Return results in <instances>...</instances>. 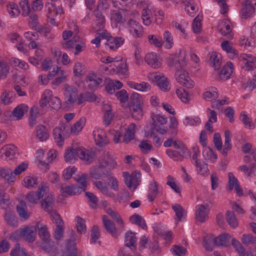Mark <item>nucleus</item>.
<instances>
[{"instance_id": "nucleus-1", "label": "nucleus", "mask_w": 256, "mask_h": 256, "mask_svg": "<svg viewBox=\"0 0 256 256\" xmlns=\"http://www.w3.org/2000/svg\"><path fill=\"white\" fill-rule=\"evenodd\" d=\"M78 157L88 164H90L94 160L95 152L82 148H78L75 149L68 150L65 152L64 158L66 162H74Z\"/></svg>"}, {"instance_id": "nucleus-2", "label": "nucleus", "mask_w": 256, "mask_h": 256, "mask_svg": "<svg viewBox=\"0 0 256 256\" xmlns=\"http://www.w3.org/2000/svg\"><path fill=\"white\" fill-rule=\"evenodd\" d=\"M34 230H38V236L44 242L41 246L42 248L46 252H50L52 249L54 242L50 238V235L46 226L38 222L34 226Z\"/></svg>"}, {"instance_id": "nucleus-3", "label": "nucleus", "mask_w": 256, "mask_h": 256, "mask_svg": "<svg viewBox=\"0 0 256 256\" xmlns=\"http://www.w3.org/2000/svg\"><path fill=\"white\" fill-rule=\"evenodd\" d=\"M46 8L48 10L47 18L50 22L55 26H58V23L54 20V17L58 14L63 13L62 8L59 6L58 0H48L46 4Z\"/></svg>"}, {"instance_id": "nucleus-4", "label": "nucleus", "mask_w": 256, "mask_h": 256, "mask_svg": "<svg viewBox=\"0 0 256 256\" xmlns=\"http://www.w3.org/2000/svg\"><path fill=\"white\" fill-rule=\"evenodd\" d=\"M186 53L180 50L178 52L172 54L168 59V64L170 66L184 68L186 65Z\"/></svg>"}, {"instance_id": "nucleus-5", "label": "nucleus", "mask_w": 256, "mask_h": 256, "mask_svg": "<svg viewBox=\"0 0 256 256\" xmlns=\"http://www.w3.org/2000/svg\"><path fill=\"white\" fill-rule=\"evenodd\" d=\"M64 90L66 104L68 106L74 105V104H78L79 95L78 94L76 88L65 84Z\"/></svg>"}, {"instance_id": "nucleus-6", "label": "nucleus", "mask_w": 256, "mask_h": 256, "mask_svg": "<svg viewBox=\"0 0 256 256\" xmlns=\"http://www.w3.org/2000/svg\"><path fill=\"white\" fill-rule=\"evenodd\" d=\"M98 164L106 168L110 173H112V170L117 166V163L113 157L109 152H104L98 158Z\"/></svg>"}, {"instance_id": "nucleus-7", "label": "nucleus", "mask_w": 256, "mask_h": 256, "mask_svg": "<svg viewBox=\"0 0 256 256\" xmlns=\"http://www.w3.org/2000/svg\"><path fill=\"white\" fill-rule=\"evenodd\" d=\"M152 126L151 130H156L161 134L166 132L167 129L164 125L167 122V118L161 114H155L152 116Z\"/></svg>"}, {"instance_id": "nucleus-8", "label": "nucleus", "mask_w": 256, "mask_h": 256, "mask_svg": "<svg viewBox=\"0 0 256 256\" xmlns=\"http://www.w3.org/2000/svg\"><path fill=\"white\" fill-rule=\"evenodd\" d=\"M52 220L56 224V228L54 230L53 236L54 239L58 241L64 238V224L58 214L52 215Z\"/></svg>"}, {"instance_id": "nucleus-9", "label": "nucleus", "mask_w": 256, "mask_h": 256, "mask_svg": "<svg viewBox=\"0 0 256 256\" xmlns=\"http://www.w3.org/2000/svg\"><path fill=\"white\" fill-rule=\"evenodd\" d=\"M123 176L124 182L128 188L135 189L140 182L141 175L139 172H135L130 175L128 172H124Z\"/></svg>"}, {"instance_id": "nucleus-10", "label": "nucleus", "mask_w": 256, "mask_h": 256, "mask_svg": "<svg viewBox=\"0 0 256 256\" xmlns=\"http://www.w3.org/2000/svg\"><path fill=\"white\" fill-rule=\"evenodd\" d=\"M175 76L177 82L183 86L188 88L194 86V82L189 77L188 73L186 70H178L176 72Z\"/></svg>"}, {"instance_id": "nucleus-11", "label": "nucleus", "mask_w": 256, "mask_h": 256, "mask_svg": "<svg viewBox=\"0 0 256 256\" xmlns=\"http://www.w3.org/2000/svg\"><path fill=\"white\" fill-rule=\"evenodd\" d=\"M17 152V148L14 145H6L0 150V157L4 160H10L15 157Z\"/></svg>"}, {"instance_id": "nucleus-12", "label": "nucleus", "mask_w": 256, "mask_h": 256, "mask_svg": "<svg viewBox=\"0 0 256 256\" xmlns=\"http://www.w3.org/2000/svg\"><path fill=\"white\" fill-rule=\"evenodd\" d=\"M48 190V187L46 185L42 184L36 193L34 192H30L27 194L26 199L29 202L36 204L44 196Z\"/></svg>"}, {"instance_id": "nucleus-13", "label": "nucleus", "mask_w": 256, "mask_h": 256, "mask_svg": "<svg viewBox=\"0 0 256 256\" xmlns=\"http://www.w3.org/2000/svg\"><path fill=\"white\" fill-rule=\"evenodd\" d=\"M42 208L44 210L50 214V217L52 219V215L58 214L56 212L53 210V207L54 204V198L52 194H48L44 199L40 202Z\"/></svg>"}, {"instance_id": "nucleus-14", "label": "nucleus", "mask_w": 256, "mask_h": 256, "mask_svg": "<svg viewBox=\"0 0 256 256\" xmlns=\"http://www.w3.org/2000/svg\"><path fill=\"white\" fill-rule=\"evenodd\" d=\"M90 175L95 180H99L103 178H109L112 173H110L106 168H104L99 164L98 166L91 168Z\"/></svg>"}, {"instance_id": "nucleus-15", "label": "nucleus", "mask_w": 256, "mask_h": 256, "mask_svg": "<svg viewBox=\"0 0 256 256\" xmlns=\"http://www.w3.org/2000/svg\"><path fill=\"white\" fill-rule=\"evenodd\" d=\"M209 213L208 204L198 205L196 208V219L197 221L204 222L208 218Z\"/></svg>"}, {"instance_id": "nucleus-16", "label": "nucleus", "mask_w": 256, "mask_h": 256, "mask_svg": "<svg viewBox=\"0 0 256 256\" xmlns=\"http://www.w3.org/2000/svg\"><path fill=\"white\" fill-rule=\"evenodd\" d=\"M128 26L130 32L136 38H140L143 34V28L136 20L130 19L128 22Z\"/></svg>"}, {"instance_id": "nucleus-17", "label": "nucleus", "mask_w": 256, "mask_h": 256, "mask_svg": "<svg viewBox=\"0 0 256 256\" xmlns=\"http://www.w3.org/2000/svg\"><path fill=\"white\" fill-rule=\"evenodd\" d=\"M136 233L131 231H128L125 234L124 245L128 250H130L134 252L136 250V242L137 238L136 237Z\"/></svg>"}, {"instance_id": "nucleus-18", "label": "nucleus", "mask_w": 256, "mask_h": 256, "mask_svg": "<svg viewBox=\"0 0 256 256\" xmlns=\"http://www.w3.org/2000/svg\"><path fill=\"white\" fill-rule=\"evenodd\" d=\"M92 134L94 142L98 146L102 147L108 143L106 132L102 129L94 130Z\"/></svg>"}, {"instance_id": "nucleus-19", "label": "nucleus", "mask_w": 256, "mask_h": 256, "mask_svg": "<svg viewBox=\"0 0 256 256\" xmlns=\"http://www.w3.org/2000/svg\"><path fill=\"white\" fill-rule=\"evenodd\" d=\"M67 127L64 125L56 127L54 129L53 135L56 142L59 146L64 144V138L63 137L64 131L66 130Z\"/></svg>"}, {"instance_id": "nucleus-20", "label": "nucleus", "mask_w": 256, "mask_h": 256, "mask_svg": "<svg viewBox=\"0 0 256 256\" xmlns=\"http://www.w3.org/2000/svg\"><path fill=\"white\" fill-rule=\"evenodd\" d=\"M129 12L125 9H120V11L112 10L110 13V18L112 20L116 23L122 24L126 21V19L123 17L128 15Z\"/></svg>"}, {"instance_id": "nucleus-21", "label": "nucleus", "mask_w": 256, "mask_h": 256, "mask_svg": "<svg viewBox=\"0 0 256 256\" xmlns=\"http://www.w3.org/2000/svg\"><path fill=\"white\" fill-rule=\"evenodd\" d=\"M172 208L175 212L176 221V223L183 221L186 216V211L180 204H176L172 206Z\"/></svg>"}, {"instance_id": "nucleus-22", "label": "nucleus", "mask_w": 256, "mask_h": 256, "mask_svg": "<svg viewBox=\"0 0 256 256\" xmlns=\"http://www.w3.org/2000/svg\"><path fill=\"white\" fill-rule=\"evenodd\" d=\"M125 40L122 37H111L108 39L106 45L110 50H114L122 46Z\"/></svg>"}, {"instance_id": "nucleus-23", "label": "nucleus", "mask_w": 256, "mask_h": 256, "mask_svg": "<svg viewBox=\"0 0 256 256\" xmlns=\"http://www.w3.org/2000/svg\"><path fill=\"white\" fill-rule=\"evenodd\" d=\"M102 222L107 232L116 238L118 236L117 230L114 224L110 220L107 218V216L104 215L102 217Z\"/></svg>"}, {"instance_id": "nucleus-24", "label": "nucleus", "mask_w": 256, "mask_h": 256, "mask_svg": "<svg viewBox=\"0 0 256 256\" xmlns=\"http://www.w3.org/2000/svg\"><path fill=\"white\" fill-rule=\"evenodd\" d=\"M146 62L150 66L156 68L160 66L161 64L157 54L154 52L148 54L144 58Z\"/></svg>"}, {"instance_id": "nucleus-25", "label": "nucleus", "mask_w": 256, "mask_h": 256, "mask_svg": "<svg viewBox=\"0 0 256 256\" xmlns=\"http://www.w3.org/2000/svg\"><path fill=\"white\" fill-rule=\"evenodd\" d=\"M102 81V78L94 74H90L88 76L86 80L88 88L92 90L96 89Z\"/></svg>"}, {"instance_id": "nucleus-26", "label": "nucleus", "mask_w": 256, "mask_h": 256, "mask_svg": "<svg viewBox=\"0 0 256 256\" xmlns=\"http://www.w3.org/2000/svg\"><path fill=\"white\" fill-rule=\"evenodd\" d=\"M232 236L228 233L219 235L218 237L212 239L213 242L216 246H228Z\"/></svg>"}, {"instance_id": "nucleus-27", "label": "nucleus", "mask_w": 256, "mask_h": 256, "mask_svg": "<svg viewBox=\"0 0 256 256\" xmlns=\"http://www.w3.org/2000/svg\"><path fill=\"white\" fill-rule=\"evenodd\" d=\"M254 7L249 0H246L241 10L242 18L246 19L250 17L254 13Z\"/></svg>"}, {"instance_id": "nucleus-28", "label": "nucleus", "mask_w": 256, "mask_h": 256, "mask_svg": "<svg viewBox=\"0 0 256 256\" xmlns=\"http://www.w3.org/2000/svg\"><path fill=\"white\" fill-rule=\"evenodd\" d=\"M104 112V122L106 126H108L113 120L114 114H113L110 106L109 104H104L102 107Z\"/></svg>"}, {"instance_id": "nucleus-29", "label": "nucleus", "mask_w": 256, "mask_h": 256, "mask_svg": "<svg viewBox=\"0 0 256 256\" xmlns=\"http://www.w3.org/2000/svg\"><path fill=\"white\" fill-rule=\"evenodd\" d=\"M5 178L8 183H12L16 180V176L13 174L12 169L8 168H0V178Z\"/></svg>"}, {"instance_id": "nucleus-30", "label": "nucleus", "mask_w": 256, "mask_h": 256, "mask_svg": "<svg viewBox=\"0 0 256 256\" xmlns=\"http://www.w3.org/2000/svg\"><path fill=\"white\" fill-rule=\"evenodd\" d=\"M52 96V92L50 90H46L42 95L39 104L40 107V111L44 112V108L47 106L48 104L50 102V98Z\"/></svg>"}, {"instance_id": "nucleus-31", "label": "nucleus", "mask_w": 256, "mask_h": 256, "mask_svg": "<svg viewBox=\"0 0 256 256\" xmlns=\"http://www.w3.org/2000/svg\"><path fill=\"white\" fill-rule=\"evenodd\" d=\"M233 64L232 62H228L224 65L219 72V76L222 80H226L230 78L232 72Z\"/></svg>"}, {"instance_id": "nucleus-32", "label": "nucleus", "mask_w": 256, "mask_h": 256, "mask_svg": "<svg viewBox=\"0 0 256 256\" xmlns=\"http://www.w3.org/2000/svg\"><path fill=\"white\" fill-rule=\"evenodd\" d=\"M16 94L12 90H4L0 96V100L2 104H8L12 102L14 99Z\"/></svg>"}, {"instance_id": "nucleus-33", "label": "nucleus", "mask_w": 256, "mask_h": 256, "mask_svg": "<svg viewBox=\"0 0 256 256\" xmlns=\"http://www.w3.org/2000/svg\"><path fill=\"white\" fill-rule=\"evenodd\" d=\"M158 184L155 180L150 182L148 191V198L150 202H152L158 194Z\"/></svg>"}, {"instance_id": "nucleus-34", "label": "nucleus", "mask_w": 256, "mask_h": 256, "mask_svg": "<svg viewBox=\"0 0 256 256\" xmlns=\"http://www.w3.org/2000/svg\"><path fill=\"white\" fill-rule=\"evenodd\" d=\"M135 128L134 124H130L126 129V132L124 136L122 142L126 144L128 143L130 140L134 138L135 136Z\"/></svg>"}, {"instance_id": "nucleus-35", "label": "nucleus", "mask_w": 256, "mask_h": 256, "mask_svg": "<svg viewBox=\"0 0 256 256\" xmlns=\"http://www.w3.org/2000/svg\"><path fill=\"white\" fill-rule=\"evenodd\" d=\"M222 49L226 51L230 58H233L238 55V52L234 48L232 44L228 40L224 41L221 44Z\"/></svg>"}, {"instance_id": "nucleus-36", "label": "nucleus", "mask_w": 256, "mask_h": 256, "mask_svg": "<svg viewBox=\"0 0 256 256\" xmlns=\"http://www.w3.org/2000/svg\"><path fill=\"white\" fill-rule=\"evenodd\" d=\"M193 164L195 166L198 174L204 176L208 175L209 170L208 168V164L204 162L199 160L196 162H193Z\"/></svg>"}, {"instance_id": "nucleus-37", "label": "nucleus", "mask_w": 256, "mask_h": 256, "mask_svg": "<svg viewBox=\"0 0 256 256\" xmlns=\"http://www.w3.org/2000/svg\"><path fill=\"white\" fill-rule=\"evenodd\" d=\"M36 133L37 138L41 142L46 140L49 137L46 128L42 125L36 126Z\"/></svg>"}, {"instance_id": "nucleus-38", "label": "nucleus", "mask_w": 256, "mask_h": 256, "mask_svg": "<svg viewBox=\"0 0 256 256\" xmlns=\"http://www.w3.org/2000/svg\"><path fill=\"white\" fill-rule=\"evenodd\" d=\"M128 84L130 88L142 92H147L150 89V86L146 82L136 83L134 82L129 81L128 82Z\"/></svg>"}, {"instance_id": "nucleus-39", "label": "nucleus", "mask_w": 256, "mask_h": 256, "mask_svg": "<svg viewBox=\"0 0 256 256\" xmlns=\"http://www.w3.org/2000/svg\"><path fill=\"white\" fill-rule=\"evenodd\" d=\"M45 112H40V108L37 106H33L31 108L30 117L29 119V124L30 126L33 127L36 124V120L39 114H42Z\"/></svg>"}, {"instance_id": "nucleus-40", "label": "nucleus", "mask_w": 256, "mask_h": 256, "mask_svg": "<svg viewBox=\"0 0 256 256\" xmlns=\"http://www.w3.org/2000/svg\"><path fill=\"white\" fill-rule=\"evenodd\" d=\"M22 229L24 230V232H22V238L28 242H33L35 240L34 228L26 227Z\"/></svg>"}, {"instance_id": "nucleus-41", "label": "nucleus", "mask_w": 256, "mask_h": 256, "mask_svg": "<svg viewBox=\"0 0 256 256\" xmlns=\"http://www.w3.org/2000/svg\"><path fill=\"white\" fill-rule=\"evenodd\" d=\"M130 221L132 224H136L144 230H146L147 228V226L142 216L138 214H134L130 216Z\"/></svg>"}, {"instance_id": "nucleus-42", "label": "nucleus", "mask_w": 256, "mask_h": 256, "mask_svg": "<svg viewBox=\"0 0 256 256\" xmlns=\"http://www.w3.org/2000/svg\"><path fill=\"white\" fill-rule=\"evenodd\" d=\"M60 190L62 195L64 197H66L67 195L72 196L80 193V192L76 186H74L73 185L67 186L65 188L62 186Z\"/></svg>"}, {"instance_id": "nucleus-43", "label": "nucleus", "mask_w": 256, "mask_h": 256, "mask_svg": "<svg viewBox=\"0 0 256 256\" xmlns=\"http://www.w3.org/2000/svg\"><path fill=\"white\" fill-rule=\"evenodd\" d=\"M218 96L217 88H211L205 92L203 94L204 98L209 102L216 100Z\"/></svg>"}, {"instance_id": "nucleus-44", "label": "nucleus", "mask_w": 256, "mask_h": 256, "mask_svg": "<svg viewBox=\"0 0 256 256\" xmlns=\"http://www.w3.org/2000/svg\"><path fill=\"white\" fill-rule=\"evenodd\" d=\"M28 110V106L26 105L21 104L15 108L12 113L17 120H20L24 116V113L27 112Z\"/></svg>"}, {"instance_id": "nucleus-45", "label": "nucleus", "mask_w": 256, "mask_h": 256, "mask_svg": "<svg viewBox=\"0 0 256 256\" xmlns=\"http://www.w3.org/2000/svg\"><path fill=\"white\" fill-rule=\"evenodd\" d=\"M96 96L92 92H86L85 93H81L79 94V98L78 100V105H80L84 101L93 102L96 100Z\"/></svg>"}, {"instance_id": "nucleus-46", "label": "nucleus", "mask_w": 256, "mask_h": 256, "mask_svg": "<svg viewBox=\"0 0 256 256\" xmlns=\"http://www.w3.org/2000/svg\"><path fill=\"white\" fill-rule=\"evenodd\" d=\"M94 185L103 194L108 196L114 198L115 197V194L114 192L108 190V187L105 184L102 183L100 181H98L94 182Z\"/></svg>"}, {"instance_id": "nucleus-47", "label": "nucleus", "mask_w": 256, "mask_h": 256, "mask_svg": "<svg viewBox=\"0 0 256 256\" xmlns=\"http://www.w3.org/2000/svg\"><path fill=\"white\" fill-rule=\"evenodd\" d=\"M202 155L206 160H210L211 162H214L217 159V155L214 153L210 147H204Z\"/></svg>"}, {"instance_id": "nucleus-48", "label": "nucleus", "mask_w": 256, "mask_h": 256, "mask_svg": "<svg viewBox=\"0 0 256 256\" xmlns=\"http://www.w3.org/2000/svg\"><path fill=\"white\" fill-rule=\"evenodd\" d=\"M86 122V119L84 117H82L77 121L70 128V132L76 134L82 130Z\"/></svg>"}, {"instance_id": "nucleus-49", "label": "nucleus", "mask_w": 256, "mask_h": 256, "mask_svg": "<svg viewBox=\"0 0 256 256\" xmlns=\"http://www.w3.org/2000/svg\"><path fill=\"white\" fill-rule=\"evenodd\" d=\"M142 106H129L130 111L131 113L132 116L136 120H140L142 118L144 112L142 110Z\"/></svg>"}, {"instance_id": "nucleus-50", "label": "nucleus", "mask_w": 256, "mask_h": 256, "mask_svg": "<svg viewBox=\"0 0 256 256\" xmlns=\"http://www.w3.org/2000/svg\"><path fill=\"white\" fill-rule=\"evenodd\" d=\"M142 18L146 26H149L153 20L152 14L150 10L144 9L142 11Z\"/></svg>"}, {"instance_id": "nucleus-51", "label": "nucleus", "mask_w": 256, "mask_h": 256, "mask_svg": "<svg viewBox=\"0 0 256 256\" xmlns=\"http://www.w3.org/2000/svg\"><path fill=\"white\" fill-rule=\"evenodd\" d=\"M210 61L215 70H218L221 66L222 58L220 54L216 52L212 53L210 56Z\"/></svg>"}, {"instance_id": "nucleus-52", "label": "nucleus", "mask_w": 256, "mask_h": 256, "mask_svg": "<svg viewBox=\"0 0 256 256\" xmlns=\"http://www.w3.org/2000/svg\"><path fill=\"white\" fill-rule=\"evenodd\" d=\"M20 205L17 206V212L20 219L26 220L28 218L29 214L28 213L27 208L24 202H20Z\"/></svg>"}, {"instance_id": "nucleus-53", "label": "nucleus", "mask_w": 256, "mask_h": 256, "mask_svg": "<svg viewBox=\"0 0 256 256\" xmlns=\"http://www.w3.org/2000/svg\"><path fill=\"white\" fill-rule=\"evenodd\" d=\"M87 175L86 174H82L80 177L75 180L80 184V186H76L78 189L81 192H84L86 188Z\"/></svg>"}, {"instance_id": "nucleus-54", "label": "nucleus", "mask_w": 256, "mask_h": 256, "mask_svg": "<svg viewBox=\"0 0 256 256\" xmlns=\"http://www.w3.org/2000/svg\"><path fill=\"white\" fill-rule=\"evenodd\" d=\"M226 220L228 224L232 228H236L238 226V222L236 216L232 212H227L226 213Z\"/></svg>"}, {"instance_id": "nucleus-55", "label": "nucleus", "mask_w": 256, "mask_h": 256, "mask_svg": "<svg viewBox=\"0 0 256 256\" xmlns=\"http://www.w3.org/2000/svg\"><path fill=\"white\" fill-rule=\"evenodd\" d=\"M142 99L140 94L137 93H134L130 96V102L129 106H142Z\"/></svg>"}, {"instance_id": "nucleus-56", "label": "nucleus", "mask_w": 256, "mask_h": 256, "mask_svg": "<svg viewBox=\"0 0 256 256\" xmlns=\"http://www.w3.org/2000/svg\"><path fill=\"white\" fill-rule=\"evenodd\" d=\"M240 120L243 122L244 127L249 129H252L254 126L250 118L248 116L245 112H242L240 116Z\"/></svg>"}, {"instance_id": "nucleus-57", "label": "nucleus", "mask_w": 256, "mask_h": 256, "mask_svg": "<svg viewBox=\"0 0 256 256\" xmlns=\"http://www.w3.org/2000/svg\"><path fill=\"white\" fill-rule=\"evenodd\" d=\"M148 38L150 44H153L157 48H160L162 46L164 42L160 37L154 34H150L148 36Z\"/></svg>"}, {"instance_id": "nucleus-58", "label": "nucleus", "mask_w": 256, "mask_h": 256, "mask_svg": "<svg viewBox=\"0 0 256 256\" xmlns=\"http://www.w3.org/2000/svg\"><path fill=\"white\" fill-rule=\"evenodd\" d=\"M232 244L240 256H245V249L238 240L234 238H232Z\"/></svg>"}, {"instance_id": "nucleus-59", "label": "nucleus", "mask_w": 256, "mask_h": 256, "mask_svg": "<svg viewBox=\"0 0 256 256\" xmlns=\"http://www.w3.org/2000/svg\"><path fill=\"white\" fill-rule=\"evenodd\" d=\"M164 40L166 42L165 48L167 49L171 48L174 44L173 38L172 34L168 31L166 30L163 34Z\"/></svg>"}, {"instance_id": "nucleus-60", "label": "nucleus", "mask_w": 256, "mask_h": 256, "mask_svg": "<svg viewBox=\"0 0 256 256\" xmlns=\"http://www.w3.org/2000/svg\"><path fill=\"white\" fill-rule=\"evenodd\" d=\"M24 182V186L28 188H32L38 184V178L36 177L26 176Z\"/></svg>"}, {"instance_id": "nucleus-61", "label": "nucleus", "mask_w": 256, "mask_h": 256, "mask_svg": "<svg viewBox=\"0 0 256 256\" xmlns=\"http://www.w3.org/2000/svg\"><path fill=\"white\" fill-rule=\"evenodd\" d=\"M107 214L118 222L120 228H124V222L118 213L109 208L107 210Z\"/></svg>"}, {"instance_id": "nucleus-62", "label": "nucleus", "mask_w": 256, "mask_h": 256, "mask_svg": "<svg viewBox=\"0 0 256 256\" xmlns=\"http://www.w3.org/2000/svg\"><path fill=\"white\" fill-rule=\"evenodd\" d=\"M7 10L9 14L12 17H16L20 14L18 6L14 3L10 2L7 6Z\"/></svg>"}, {"instance_id": "nucleus-63", "label": "nucleus", "mask_w": 256, "mask_h": 256, "mask_svg": "<svg viewBox=\"0 0 256 256\" xmlns=\"http://www.w3.org/2000/svg\"><path fill=\"white\" fill-rule=\"evenodd\" d=\"M176 94L181 101L184 103L187 104L190 100L189 94L186 90L184 89H178L176 90Z\"/></svg>"}, {"instance_id": "nucleus-64", "label": "nucleus", "mask_w": 256, "mask_h": 256, "mask_svg": "<svg viewBox=\"0 0 256 256\" xmlns=\"http://www.w3.org/2000/svg\"><path fill=\"white\" fill-rule=\"evenodd\" d=\"M218 31L223 36H226L231 32L230 26L226 22H222L218 26Z\"/></svg>"}]
</instances>
